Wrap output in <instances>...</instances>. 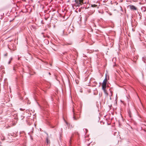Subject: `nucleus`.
Segmentation results:
<instances>
[{
    "mask_svg": "<svg viewBox=\"0 0 146 146\" xmlns=\"http://www.w3.org/2000/svg\"><path fill=\"white\" fill-rule=\"evenodd\" d=\"M112 95V92L111 90H110V93L109 94V96L110 97V100H111V96Z\"/></svg>",
    "mask_w": 146,
    "mask_h": 146,
    "instance_id": "0eeeda50",
    "label": "nucleus"
},
{
    "mask_svg": "<svg viewBox=\"0 0 146 146\" xmlns=\"http://www.w3.org/2000/svg\"><path fill=\"white\" fill-rule=\"evenodd\" d=\"M95 6H97L96 5H95Z\"/></svg>",
    "mask_w": 146,
    "mask_h": 146,
    "instance_id": "4468645a",
    "label": "nucleus"
},
{
    "mask_svg": "<svg viewBox=\"0 0 146 146\" xmlns=\"http://www.w3.org/2000/svg\"><path fill=\"white\" fill-rule=\"evenodd\" d=\"M21 119H23L25 117L24 116H21Z\"/></svg>",
    "mask_w": 146,
    "mask_h": 146,
    "instance_id": "9b49d317",
    "label": "nucleus"
},
{
    "mask_svg": "<svg viewBox=\"0 0 146 146\" xmlns=\"http://www.w3.org/2000/svg\"><path fill=\"white\" fill-rule=\"evenodd\" d=\"M8 54L7 53H6L5 54H4V56H7Z\"/></svg>",
    "mask_w": 146,
    "mask_h": 146,
    "instance_id": "9d476101",
    "label": "nucleus"
},
{
    "mask_svg": "<svg viewBox=\"0 0 146 146\" xmlns=\"http://www.w3.org/2000/svg\"><path fill=\"white\" fill-rule=\"evenodd\" d=\"M85 0H75L73 1V4L74 6L76 7H79L82 4L86 3L84 1Z\"/></svg>",
    "mask_w": 146,
    "mask_h": 146,
    "instance_id": "f03ea898",
    "label": "nucleus"
},
{
    "mask_svg": "<svg viewBox=\"0 0 146 146\" xmlns=\"http://www.w3.org/2000/svg\"><path fill=\"white\" fill-rule=\"evenodd\" d=\"M107 76H106L105 78L103 80L102 84V89L103 90L104 93L107 96L109 95L108 93L107 92V91L106 90V86L107 84Z\"/></svg>",
    "mask_w": 146,
    "mask_h": 146,
    "instance_id": "f257e3e1",
    "label": "nucleus"
},
{
    "mask_svg": "<svg viewBox=\"0 0 146 146\" xmlns=\"http://www.w3.org/2000/svg\"><path fill=\"white\" fill-rule=\"evenodd\" d=\"M49 74H50V72H49Z\"/></svg>",
    "mask_w": 146,
    "mask_h": 146,
    "instance_id": "ddd939ff",
    "label": "nucleus"
},
{
    "mask_svg": "<svg viewBox=\"0 0 146 146\" xmlns=\"http://www.w3.org/2000/svg\"><path fill=\"white\" fill-rule=\"evenodd\" d=\"M46 139V143L47 145H48L49 144H50V141L48 137H47Z\"/></svg>",
    "mask_w": 146,
    "mask_h": 146,
    "instance_id": "20e7f679",
    "label": "nucleus"
},
{
    "mask_svg": "<svg viewBox=\"0 0 146 146\" xmlns=\"http://www.w3.org/2000/svg\"><path fill=\"white\" fill-rule=\"evenodd\" d=\"M73 111L74 112V113H73L74 115H73V118H74V120H77V119L76 118V115H75V113L74 112V110H73Z\"/></svg>",
    "mask_w": 146,
    "mask_h": 146,
    "instance_id": "39448f33",
    "label": "nucleus"
},
{
    "mask_svg": "<svg viewBox=\"0 0 146 146\" xmlns=\"http://www.w3.org/2000/svg\"><path fill=\"white\" fill-rule=\"evenodd\" d=\"M129 8L131 10H137V8L134 6L133 5H130L129 6Z\"/></svg>",
    "mask_w": 146,
    "mask_h": 146,
    "instance_id": "7ed1b4c3",
    "label": "nucleus"
},
{
    "mask_svg": "<svg viewBox=\"0 0 146 146\" xmlns=\"http://www.w3.org/2000/svg\"><path fill=\"white\" fill-rule=\"evenodd\" d=\"M12 58H10V59L9 61L8 62V64H10V63L11 62V61L12 60Z\"/></svg>",
    "mask_w": 146,
    "mask_h": 146,
    "instance_id": "6e6552de",
    "label": "nucleus"
},
{
    "mask_svg": "<svg viewBox=\"0 0 146 146\" xmlns=\"http://www.w3.org/2000/svg\"><path fill=\"white\" fill-rule=\"evenodd\" d=\"M98 84V83L96 81H94L93 82V87H95L96 86V85Z\"/></svg>",
    "mask_w": 146,
    "mask_h": 146,
    "instance_id": "423d86ee",
    "label": "nucleus"
},
{
    "mask_svg": "<svg viewBox=\"0 0 146 146\" xmlns=\"http://www.w3.org/2000/svg\"><path fill=\"white\" fill-rule=\"evenodd\" d=\"M20 110L21 111H24L25 110V109H23L22 108H20Z\"/></svg>",
    "mask_w": 146,
    "mask_h": 146,
    "instance_id": "1a4fd4ad",
    "label": "nucleus"
},
{
    "mask_svg": "<svg viewBox=\"0 0 146 146\" xmlns=\"http://www.w3.org/2000/svg\"><path fill=\"white\" fill-rule=\"evenodd\" d=\"M13 70H15V67H13Z\"/></svg>",
    "mask_w": 146,
    "mask_h": 146,
    "instance_id": "f8f14e48",
    "label": "nucleus"
}]
</instances>
